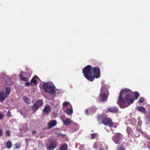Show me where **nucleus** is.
Returning <instances> with one entry per match:
<instances>
[{
	"mask_svg": "<svg viewBox=\"0 0 150 150\" xmlns=\"http://www.w3.org/2000/svg\"><path fill=\"white\" fill-rule=\"evenodd\" d=\"M134 99L132 97V92L130 90L125 89L122 90L120 92L118 98L117 103L120 107L126 108L133 103L135 99H137L139 96L137 92L134 93Z\"/></svg>",
	"mask_w": 150,
	"mask_h": 150,
	"instance_id": "f257e3e1",
	"label": "nucleus"
},
{
	"mask_svg": "<svg viewBox=\"0 0 150 150\" xmlns=\"http://www.w3.org/2000/svg\"><path fill=\"white\" fill-rule=\"evenodd\" d=\"M82 71L84 77L91 81H93L95 78H98L100 76V69L98 67L93 68L89 65L84 67Z\"/></svg>",
	"mask_w": 150,
	"mask_h": 150,
	"instance_id": "f03ea898",
	"label": "nucleus"
},
{
	"mask_svg": "<svg viewBox=\"0 0 150 150\" xmlns=\"http://www.w3.org/2000/svg\"><path fill=\"white\" fill-rule=\"evenodd\" d=\"M43 88L45 91L50 94H52L55 93V87L54 85H51L46 83L43 85Z\"/></svg>",
	"mask_w": 150,
	"mask_h": 150,
	"instance_id": "7ed1b4c3",
	"label": "nucleus"
},
{
	"mask_svg": "<svg viewBox=\"0 0 150 150\" xmlns=\"http://www.w3.org/2000/svg\"><path fill=\"white\" fill-rule=\"evenodd\" d=\"M43 102L42 100H38L35 102L33 105L31 106L32 107V110L34 112H35L42 105Z\"/></svg>",
	"mask_w": 150,
	"mask_h": 150,
	"instance_id": "20e7f679",
	"label": "nucleus"
},
{
	"mask_svg": "<svg viewBox=\"0 0 150 150\" xmlns=\"http://www.w3.org/2000/svg\"><path fill=\"white\" fill-rule=\"evenodd\" d=\"M101 122L105 125H108L110 127H111L113 125L112 120L109 117H105L102 120Z\"/></svg>",
	"mask_w": 150,
	"mask_h": 150,
	"instance_id": "39448f33",
	"label": "nucleus"
},
{
	"mask_svg": "<svg viewBox=\"0 0 150 150\" xmlns=\"http://www.w3.org/2000/svg\"><path fill=\"white\" fill-rule=\"evenodd\" d=\"M57 143L55 140H54L50 142L47 150H53L57 146Z\"/></svg>",
	"mask_w": 150,
	"mask_h": 150,
	"instance_id": "423d86ee",
	"label": "nucleus"
},
{
	"mask_svg": "<svg viewBox=\"0 0 150 150\" xmlns=\"http://www.w3.org/2000/svg\"><path fill=\"white\" fill-rule=\"evenodd\" d=\"M102 89L101 88L100 90V93L99 97L100 98L102 101L105 102L107 99V96L105 93L102 92Z\"/></svg>",
	"mask_w": 150,
	"mask_h": 150,
	"instance_id": "0eeeda50",
	"label": "nucleus"
},
{
	"mask_svg": "<svg viewBox=\"0 0 150 150\" xmlns=\"http://www.w3.org/2000/svg\"><path fill=\"white\" fill-rule=\"evenodd\" d=\"M120 135V133H117L112 138L113 140L115 143L118 144L120 143L119 137Z\"/></svg>",
	"mask_w": 150,
	"mask_h": 150,
	"instance_id": "6e6552de",
	"label": "nucleus"
},
{
	"mask_svg": "<svg viewBox=\"0 0 150 150\" xmlns=\"http://www.w3.org/2000/svg\"><path fill=\"white\" fill-rule=\"evenodd\" d=\"M57 124V121L55 120H51L47 123L48 129H50L55 126Z\"/></svg>",
	"mask_w": 150,
	"mask_h": 150,
	"instance_id": "1a4fd4ad",
	"label": "nucleus"
},
{
	"mask_svg": "<svg viewBox=\"0 0 150 150\" xmlns=\"http://www.w3.org/2000/svg\"><path fill=\"white\" fill-rule=\"evenodd\" d=\"M107 110L109 112L112 113H116L118 111V108L114 107L108 108Z\"/></svg>",
	"mask_w": 150,
	"mask_h": 150,
	"instance_id": "9d476101",
	"label": "nucleus"
},
{
	"mask_svg": "<svg viewBox=\"0 0 150 150\" xmlns=\"http://www.w3.org/2000/svg\"><path fill=\"white\" fill-rule=\"evenodd\" d=\"M51 111V107L49 105H46L45 107L43 110V112L48 114V113L50 112Z\"/></svg>",
	"mask_w": 150,
	"mask_h": 150,
	"instance_id": "9b49d317",
	"label": "nucleus"
},
{
	"mask_svg": "<svg viewBox=\"0 0 150 150\" xmlns=\"http://www.w3.org/2000/svg\"><path fill=\"white\" fill-rule=\"evenodd\" d=\"M6 97L7 96L4 94L3 91L0 92V102L3 101Z\"/></svg>",
	"mask_w": 150,
	"mask_h": 150,
	"instance_id": "f8f14e48",
	"label": "nucleus"
},
{
	"mask_svg": "<svg viewBox=\"0 0 150 150\" xmlns=\"http://www.w3.org/2000/svg\"><path fill=\"white\" fill-rule=\"evenodd\" d=\"M72 129L73 131H75L79 128L78 125L75 123H73L72 125Z\"/></svg>",
	"mask_w": 150,
	"mask_h": 150,
	"instance_id": "ddd939ff",
	"label": "nucleus"
},
{
	"mask_svg": "<svg viewBox=\"0 0 150 150\" xmlns=\"http://www.w3.org/2000/svg\"><path fill=\"white\" fill-rule=\"evenodd\" d=\"M65 112L68 115H70L73 113L72 108H67L65 109Z\"/></svg>",
	"mask_w": 150,
	"mask_h": 150,
	"instance_id": "4468645a",
	"label": "nucleus"
},
{
	"mask_svg": "<svg viewBox=\"0 0 150 150\" xmlns=\"http://www.w3.org/2000/svg\"><path fill=\"white\" fill-rule=\"evenodd\" d=\"M23 99L25 103L27 104H30V100L26 96H24Z\"/></svg>",
	"mask_w": 150,
	"mask_h": 150,
	"instance_id": "2eb2a0df",
	"label": "nucleus"
},
{
	"mask_svg": "<svg viewBox=\"0 0 150 150\" xmlns=\"http://www.w3.org/2000/svg\"><path fill=\"white\" fill-rule=\"evenodd\" d=\"M68 146L66 144H63L60 147V150H67Z\"/></svg>",
	"mask_w": 150,
	"mask_h": 150,
	"instance_id": "dca6fc26",
	"label": "nucleus"
},
{
	"mask_svg": "<svg viewBox=\"0 0 150 150\" xmlns=\"http://www.w3.org/2000/svg\"><path fill=\"white\" fill-rule=\"evenodd\" d=\"M6 146L8 149H10L12 146V143L11 141L10 140L8 141L6 143Z\"/></svg>",
	"mask_w": 150,
	"mask_h": 150,
	"instance_id": "f3484780",
	"label": "nucleus"
},
{
	"mask_svg": "<svg viewBox=\"0 0 150 150\" xmlns=\"http://www.w3.org/2000/svg\"><path fill=\"white\" fill-rule=\"evenodd\" d=\"M20 77L21 80L24 81H28V78L24 77L23 75L21 74V73L20 74Z\"/></svg>",
	"mask_w": 150,
	"mask_h": 150,
	"instance_id": "a211bd4d",
	"label": "nucleus"
},
{
	"mask_svg": "<svg viewBox=\"0 0 150 150\" xmlns=\"http://www.w3.org/2000/svg\"><path fill=\"white\" fill-rule=\"evenodd\" d=\"M63 123L65 125L70 124L71 122L70 119L69 118H67L65 120L63 121Z\"/></svg>",
	"mask_w": 150,
	"mask_h": 150,
	"instance_id": "6ab92c4d",
	"label": "nucleus"
},
{
	"mask_svg": "<svg viewBox=\"0 0 150 150\" xmlns=\"http://www.w3.org/2000/svg\"><path fill=\"white\" fill-rule=\"evenodd\" d=\"M138 109L139 111L145 113H146V109L143 107H139L138 108Z\"/></svg>",
	"mask_w": 150,
	"mask_h": 150,
	"instance_id": "aec40b11",
	"label": "nucleus"
},
{
	"mask_svg": "<svg viewBox=\"0 0 150 150\" xmlns=\"http://www.w3.org/2000/svg\"><path fill=\"white\" fill-rule=\"evenodd\" d=\"M98 136V134L97 133H93L91 134L90 138L92 139L96 138V137Z\"/></svg>",
	"mask_w": 150,
	"mask_h": 150,
	"instance_id": "412c9836",
	"label": "nucleus"
},
{
	"mask_svg": "<svg viewBox=\"0 0 150 150\" xmlns=\"http://www.w3.org/2000/svg\"><path fill=\"white\" fill-rule=\"evenodd\" d=\"M11 89L9 87H6V92L7 95H8L10 93Z\"/></svg>",
	"mask_w": 150,
	"mask_h": 150,
	"instance_id": "4be33fe9",
	"label": "nucleus"
},
{
	"mask_svg": "<svg viewBox=\"0 0 150 150\" xmlns=\"http://www.w3.org/2000/svg\"><path fill=\"white\" fill-rule=\"evenodd\" d=\"M104 117H103V115L101 114L100 115H99L98 116L97 119H98V121H99V120H102Z\"/></svg>",
	"mask_w": 150,
	"mask_h": 150,
	"instance_id": "5701e85b",
	"label": "nucleus"
},
{
	"mask_svg": "<svg viewBox=\"0 0 150 150\" xmlns=\"http://www.w3.org/2000/svg\"><path fill=\"white\" fill-rule=\"evenodd\" d=\"M32 83L34 84L36 83H37L36 80L34 78H33L31 80V83Z\"/></svg>",
	"mask_w": 150,
	"mask_h": 150,
	"instance_id": "b1692460",
	"label": "nucleus"
},
{
	"mask_svg": "<svg viewBox=\"0 0 150 150\" xmlns=\"http://www.w3.org/2000/svg\"><path fill=\"white\" fill-rule=\"evenodd\" d=\"M144 101V99L143 97H141L139 100L140 103H142Z\"/></svg>",
	"mask_w": 150,
	"mask_h": 150,
	"instance_id": "393cba45",
	"label": "nucleus"
},
{
	"mask_svg": "<svg viewBox=\"0 0 150 150\" xmlns=\"http://www.w3.org/2000/svg\"><path fill=\"white\" fill-rule=\"evenodd\" d=\"M6 135L10 137L11 135V132L9 130H7L6 131Z\"/></svg>",
	"mask_w": 150,
	"mask_h": 150,
	"instance_id": "a878e982",
	"label": "nucleus"
},
{
	"mask_svg": "<svg viewBox=\"0 0 150 150\" xmlns=\"http://www.w3.org/2000/svg\"><path fill=\"white\" fill-rule=\"evenodd\" d=\"M4 117V115L1 112H0V120L2 119Z\"/></svg>",
	"mask_w": 150,
	"mask_h": 150,
	"instance_id": "bb28decb",
	"label": "nucleus"
},
{
	"mask_svg": "<svg viewBox=\"0 0 150 150\" xmlns=\"http://www.w3.org/2000/svg\"><path fill=\"white\" fill-rule=\"evenodd\" d=\"M4 134L3 131L1 129H0V137L2 136Z\"/></svg>",
	"mask_w": 150,
	"mask_h": 150,
	"instance_id": "cd10ccee",
	"label": "nucleus"
},
{
	"mask_svg": "<svg viewBox=\"0 0 150 150\" xmlns=\"http://www.w3.org/2000/svg\"><path fill=\"white\" fill-rule=\"evenodd\" d=\"M68 103H69L68 102H64L63 103V105L64 106L66 107L68 105Z\"/></svg>",
	"mask_w": 150,
	"mask_h": 150,
	"instance_id": "c85d7f7f",
	"label": "nucleus"
},
{
	"mask_svg": "<svg viewBox=\"0 0 150 150\" xmlns=\"http://www.w3.org/2000/svg\"><path fill=\"white\" fill-rule=\"evenodd\" d=\"M11 112L10 111H8L6 115L8 117H10L11 116Z\"/></svg>",
	"mask_w": 150,
	"mask_h": 150,
	"instance_id": "c756f323",
	"label": "nucleus"
},
{
	"mask_svg": "<svg viewBox=\"0 0 150 150\" xmlns=\"http://www.w3.org/2000/svg\"><path fill=\"white\" fill-rule=\"evenodd\" d=\"M25 84L27 86H30V85H32V83H30L29 82H25Z\"/></svg>",
	"mask_w": 150,
	"mask_h": 150,
	"instance_id": "7c9ffc66",
	"label": "nucleus"
},
{
	"mask_svg": "<svg viewBox=\"0 0 150 150\" xmlns=\"http://www.w3.org/2000/svg\"><path fill=\"white\" fill-rule=\"evenodd\" d=\"M85 113L87 115L88 114V109H86L85 110Z\"/></svg>",
	"mask_w": 150,
	"mask_h": 150,
	"instance_id": "2f4dec72",
	"label": "nucleus"
},
{
	"mask_svg": "<svg viewBox=\"0 0 150 150\" xmlns=\"http://www.w3.org/2000/svg\"><path fill=\"white\" fill-rule=\"evenodd\" d=\"M37 133V132L36 131L33 130L32 131L31 134H35Z\"/></svg>",
	"mask_w": 150,
	"mask_h": 150,
	"instance_id": "473e14b6",
	"label": "nucleus"
},
{
	"mask_svg": "<svg viewBox=\"0 0 150 150\" xmlns=\"http://www.w3.org/2000/svg\"><path fill=\"white\" fill-rule=\"evenodd\" d=\"M125 150V148L123 147L122 146H121L118 149V150Z\"/></svg>",
	"mask_w": 150,
	"mask_h": 150,
	"instance_id": "72a5a7b5",
	"label": "nucleus"
},
{
	"mask_svg": "<svg viewBox=\"0 0 150 150\" xmlns=\"http://www.w3.org/2000/svg\"><path fill=\"white\" fill-rule=\"evenodd\" d=\"M35 79H39V78L37 76L35 75L33 77Z\"/></svg>",
	"mask_w": 150,
	"mask_h": 150,
	"instance_id": "f704fd0d",
	"label": "nucleus"
},
{
	"mask_svg": "<svg viewBox=\"0 0 150 150\" xmlns=\"http://www.w3.org/2000/svg\"><path fill=\"white\" fill-rule=\"evenodd\" d=\"M138 124L139 125H141L142 124V122L141 121H139L138 122Z\"/></svg>",
	"mask_w": 150,
	"mask_h": 150,
	"instance_id": "c9c22d12",
	"label": "nucleus"
}]
</instances>
